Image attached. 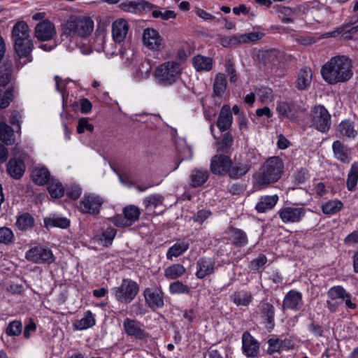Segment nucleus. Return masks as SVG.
I'll return each mask as SVG.
<instances>
[{"label":"nucleus","mask_w":358,"mask_h":358,"mask_svg":"<svg viewBox=\"0 0 358 358\" xmlns=\"http://www.w3.org/2000/svg\"><path fill=\"white\" fill-rule=\"evenodd\" d=\"M352 74V62L344 55L333 57L321 68L322 77L329 85L345 83Z\"/></svg>","instance_id":"f257e3e1"},{"label":"nucleus","mask_w":358,"mask_h":358,"mask_svg":"<svg viewBox=\"0 0 358 358\" xmlns=\"http://www.w3.org/2000/svg\"><path fill=\"white\" fill-rule=\"evenodd\" d=\"M283 162L278 157L268 158L261 167L259 172L253 178L255 185L259 188H264L270 184L277 182L283 171Z\"/></svg>","instance_id":"f03ea898"},{"label":"nucleus","mask_w":358,"mask_h":358,"mask_svg":"<svg viewBox=\"0 0 358 358\" xmlns=\"http://www.w3.org/2000/svg\"><path fill=\"white\" fill-rule=\"evenodd\" d=\"M63 35L73 38H86L94 29V22L87 16L71 15L62 25Z\"/></svg>","instance_id":"7ed1b4c3"},{"label":"nucleus","mask_w":358,"mask_h":358,"mask_svg":"<svg viewBox=\"0 0 358 358\" xmlns=\"http://www.w3.org/2000/svg\"><path fill=\"white\" fill-rule=\"evenodd\" d=\"M182 73V68L178 62H165L159 64L155 71V77L157 83L163 86H170L176 83Z\"/></svg>","instance_id":"20e7f679"},{"label":"nucleus","mask_w":358,"mask_h":358,"mask_svg":"<svg viewBox=\"0 0 358 358\" xmlns=\"http://www.w3.org/2000/svg\"><path fill=\"white\" fill-rule=\"evenodd\" d=\"M311 125L317 131L326 133L331 127V115L324 106L317 105L313 107L310 113Z\"/></svg>","instance_id":"39448f33"},{"label":"nucleus","mask_w":358,"mask_h":358,"mask_svg":"<svg viewBox=\"0 0 358 358\" xmlns=\"http://www.w3.org/2000/svg\"><path fill=\"white\" fill-rule=\"evenodd\" d=\"M115 299L124 303H130L138 292L137 283L130 279H124L121 285L112 289Z\"/></svg>","instance_id":"423d86ee"},{"label":"nucleus","mask_w":358,"mask_h":358,"mask_svg":"<svg viewBox=\"0 0 358 358\" xmlns=\"http://www.w3.org/2000/svg\"><path fill=\"white\" fill-rule=\"evenodd\" d=\"M123 213L124 215H117L109 220L118 227H130L138 220L141 211L138 207L131 205L124 208Z\"/></svg>","instance_id":"0eeeda50"},{"label":"nucleus","mask_w":358,"mask_h":358,"mask_svg":"<svg viewBox=\"0 0 358 358\" xmlns=\"http://www.w3.org/2000/svg\"><path fill=\"white\" fill-rule=\"evenodd\" d=\"M146 304L153 310L162 308L164 306V294L160 287H147L143 291Z\"/></svg>","instance_id":"6e6552de"},{"label":"nucleus","mask_w":358,"mask_h":358,"mask_svg":"<svg viewBox=\"0 0 358 358\" xmlns=\"http://www.w3.org/2000/svg\"><path fill=\"white\" fill-rule=\"evenodd\" d=\"M144 45L153 51H162L165 47L164 38L159 31L153 28H146L143 33Z\"/></svg>","instance_id":"1a4fd4ad"},{"label":"nucleus","mask_w":358,"mask_h":358,"mask_svg":"<svg viewBox=\"0 0 358 358\" xmlns=\"http://www.w3.org/2000/svg\"><path fill=\"white\" fill-rule=\"evenodd\" d=\"M26 259L35 264H50L54 262L53 254L49 248L36 246L26 253Z\"/></svg>","instance_id":"9d476101"},{"label":"nucleus","mask_w":358,"mask_h":358,"mask_svg":"<svg viewBox=\"0 0 358 358\" xmlns=\"http://www.w3.org/2000/svg\"><path fill=\"white\" fill-rule=\"evenodd\" d=\"M103 199L93 193L85 194L80 201L79 208L81 212L90 214H98Z\"/></svg>","instance_id":"9b49d317"},{"label":"nucleus","mask_w":358,"mask_h":358,"mask_svg":"<svg viewBox=\"0 0 358 358\" xmlns=\"http://www.w3.org/2000/svg\"><path fill=\"white\" fill-rule=\"evenodd\" d=\"M306 213V210L303 207L292 206L282 208L278 212L280 220L284 223L300 222L304 217Z\"/></svg>","instance_id":"f8f14e48"},{"label":"nucleus","mask_w":358,"mask_h":358,"mask_svg":"<svg viewBox=\"0 0 358 358\" xmlns=\"http://www.w3.org/2000/svg\"><path fill=\"white\" fill-rule=\"evenodd\" d=\"M242 350L249 358L257 357L259 353V343L248 332L245 331L241 338Z\"/></svg>","instance_id":"ddd939ff"},{"label":"nucleus","mask_w":358,"mask_h":358,"mask_svg":"<svg viewBox=\"0 0 358 358\" xmlns=\"http://www.w3.org/2000/svg\"><path fill=\"white\" fill-rule=\"evenodd\" d=\"M56 33L54 24L47 20L38 23L34 30L35 37L42 41L52 39L56 35Z\"/></svg>","instance_id":"4468645a"},{"label":"nucleus","mask_w":358,"mask_h":358,"mask_svg":"<svg viewBox=\"0 0 358 358\" xmlns=\"http://www.w3.org/2000/svg\"><path fill=\"white\" fill-rule=\"evenodd\" d=\"M123 327L126 334L138 340H145L148 337V334L142 328L141 323L135 320L126 318L123 322Z\"/></svg>","instance_id":"2eb2a0df"},{"label":"nucleus","mask_w":358,"mask_h":358,"mask_svg":"<svg viewBox=\"0 0 358 358\" xmlns=\"http://www.w3.org/2000/svg\"><path fill=\"white\" fill-rule=\"evenodd\" d=\"M231 159L224 155H215L210 162V170L216 175L227 174Z\"/></svg>","instance_id":"dca6fc26"},{"label":"nucleus","mask_w":358,"mask_h":358,"mask_svg":"<svg viewBox=\"0 0 358 358\" xmlns=\"http://www.w3.org/2000/svg\"><path fill=\"white\" fill-rule=\"evenodd\" d=\"M289 57L283 51L271 49L266 50L262 54V59L265 64H270L272 66H278L284 64Z\"/></svg>","instance_id":"f3484780"},{"label":"nucleus","mask_w":358,"mask_h":358,"mask_svg":"<svg viewBox=\"0 0 358 358\" xmlns=\"http://www.w3.org/2000/svg\"><path fill=\"white\" fill-rule=\"evenodd\" d=\"M300 107L294 102L280 101L277 104L276 110L280 117L296 120Z\"/></svg>","instance_id":"a211bd4d"},{"label":"nucleus","mask_w":358,"mask_h":358,"mask_svg":"<svg viewBox=\"0 0 358 358\" xmlns=\"http://www.w3.org/2000/svg\"><path fill=\"white\" fill-rule=\"evenodd\" d=\"M129 24L124 19H118L112 24V36L115 42L120 43L124 41L129 31Z\"/></svg>","instance_id":"6ab92c4d"},{"label":"nucleus","mask_w":358,"mask_h":358,"mask_svg":"<svg viewBox=\"0 0 358 358\" xmlns=\"http://www.w3.org/2000/svg\"><path fill=\"white\" fill-rule=\"evenodd\" d=\"M357 134L355 123L350 120L342 121L336 129V136L343 140L355 138Z\"/></svg>","instance_id":"aec40b11"},{"label":"nucleus","mask_w":358,"mask_h":358,"mask_svg":"<svg viewBox=\"0 0 358 358\" xmlns=\"http://www.w3.org/2000/svg\"><path fill=\"white\" fill-rule=\"evenodd\" d=\"M302 305V294L296 290L288 292L282 301V308L284 309L298 310Z\"/></svg>","instance_id":"412c9836"},{"label":"nucleus","mask_w":358,"mask_h":358,"mask_svg":"<svg viewBox=\"0 0 358 358\" xmlns=\"http://www.w3.org/2000/svg\"><path fill=\"white\" fill-rule=\"evenodd\" d=\"M215 262L210 258L199 259L196 263V275L199 279L211 275L215 271Z\"/></svg>","instance_id":"4be33fe9"},{"label":"nucleus","mask_w":358,"mask_h":358,"mask_svg":"<svg viewBox=\"0 0 358 358\" xmlns=\"http://www.w3.org/2000/svg\"><path fill=\"white\" fill-rule=\"evenodd\" d=\"M233 122V116L231 108L228 105H224L219 113L217 126L221 131L228 130Z\"/></svg>","instance_id":"5701e85b"},{"label":"nucleus","mask_w":358,"mask_h":358,"mask_svg":"<svg viewBox=\"0 0 358 358\" xmlns=\"http://www.w3.org/2000/svg\"><path fill=\"white\" fill-rule=\"evenodd\" d=\"M7 171L13 178L20 179L25 171V165L20 157L11 158L7 164Z\"/></svg>","instance_id":"b1692460"},{"label":"nucleus","mask_w":358,"mask_h":358,"mask_svg":"<svg viewBox=\"0 0 358 358\" xmlns=\"http://www.w3.org/2000/svg\"><path fill=\"white\" fill-rule=\"evenodd\" d=\"M124 10L131 13L149 12L154 8V5L144 0L128 1L122 4Z\"/></svg>","instance_id":"393cba45"},{"label":"nucleus","mask_w":358,"mask_h":358,"mask_svg":"<svg viewBox=\"0 0 358 358\" xmlns=\"http://www.w3.org/2000/svg\"><path fill=\"white\" fill-rule=\"evenodd\" d=\"M29 38H31V36L28 24L24 21H19L15 23L11 32V38L13 43Z\"/></svg>","instance_id":"a878e982"},{"label":"nucleus","mask_w":358,"mask_h":358,"mask_svg":"<svg viewBox=\"0 0 358 358\" xmlns=\"http://www.w3.org/2000/svg\"><path fill=\"white\" fill-rule=\"evenodd\" d=\"M250 168L251 166L248 162L233 163L231 160L227 174L231 178L238 179L245 176Z\"/></svg>","instance_id":"bb28decb"},{"label":"nucleus","mask_w":358,"mask_h":358,"mask_svg":"<svg viewBox=\"0 0 358 358\" xmlns=\"http://www.w3.org/2000/svg\"><path fill=\"white\" fill-rule=\"evenodd\" d=\"M332 150L334 157L343 163H349L350 161V150L347 145L339 141L333 143Z\"/></svg>","instance_id":"cd10ccee"},{"label":"nucleus","mask_w":358,"mask_h":358,"mask_svg":"<svg viewBox=\"0 0 358 358\" xmlns=\"http://www.w3.org/2000/svg\"><path fill=\"white\" fill-rule=\"evenodd\" d=\"M312 71L308 67L302 68L299 70L295 81L296 87L299 90H305L312 82Z\"/></svg>","instance_id":"c85d7f7f"},{"label":"nucleus","mask_w":358,"mask_h":358,"mask_svg":"<svg viewBox=\"0 0 358 358\" xmlns=\"http://www.w3.org/2000/svg\"><path fill=\"white\" fill-rule=\"evenodd\" d=\"M31 178L38 185H43L51 180L50 173L45 166L34 167L31 171Z\"/></svg>","instance_id":"c756f323"},{"label":"nucleus","mask_w":358,"mask_h":358,"mask_svg":"<svg viewBox=\"0 0 358 358\" xmlns=\"http://www.w3.org/2000/svg\"><path fill=\"white\" fill-rule=\"evenodd\" d=\"M192 64L198 72L209 71L213 67V59L209 57L197 55L193 57Z\"/></svg>","instance_id":"7c9ffc66"},{"label":"nucleus","mask_w":358,"mask_h":358,"mask_svg":"<svg viewBox=\"0 0 358 358\" xmlns=\"http://www.w3.org/2000/svg\"><path fill=\"white\" fill-rule=\"evenodd\" d=\"M230 236V240L234 245L236 247H243L248 243L246 234L241 229L235 227H230L228 229Z\"/></svg>","instance_id":"2f4dec72"},{"label":"nucleus","mask_w":358,"mask_h":358,"mask_svg":"<svg viewBox=\"0 0 358 358\" xmlns=\"http://www.w3.org/2000/svg\"><path fill=\"white\" fill-rule=\"evenodd\" d=\"M14 48L20 57L28 56L34 48V43L31 38L14 42Z\"/></svg>","instance_id":"473e14b6"},{"label":"nucleus","mask_w":358,"mask_h":358,"mask_svg":"<svg viewBox=\"0 0 358 358\" xmlns=\"http://www.w3.org/2000/svg\"><path fill=\"white\" fill-rule=\"evenodd\" d=\"M278 201V197L277 195L262 196L257 203L255 209L259 213H265L272 209L275 206Z\"/></svg>","instance_id":"72a5a7b5"},{"label":"nucleus","mask_w":358,"mask_h":358,"mask_svg":"<svg viewBox=\"0 0 358 358\" xmlns=\"http://www.w3.org/2000/svg\"><path fill=\"white\" fill-rule=\"evenodd\" d=\"M13 129L4 122H0V139L6 145L14 144L15 139Z\"/></svg>","instance_id":"f704fd0d"},{"label":"nucleus","mask_w":358,"mask_h":358,"mask_svg":"<svg viewBox=\"0 0 358 358\" xmlns=\"http://www.w3.org/2000/svg\"><path fill=\"white\" fill-rule=\"evenodd\" d=\"M189 244L186 241H181L175 243L166 252V258L172 260L173 257H178L182 255L189 248Z\"/></svg>","instance_id":"c9c22d12"},{"label":"nucleus","mask_w":358,"mask_h":358,"mask_svg":"<svg viewBox=\"0 0 358 358\" xmlns=\"http://www.w3.org/2000/svg\"><path fill=\"white\" fill-rule=\"evenodd\" d=\"M262 317L266 321L267 323V329H272L274 327V315L275 310L273 305L265 303L262 306Z\"/></svg>","instance_id":"e433bc0d"},{"label":"nucleus","mask_w":358,"mask_h":358,"mask_svg":"<svg viewBox=\"0 0 358 358\" xmlns=\"http://www.w3.org/2000/svg\"><path fill=\"white\" fill-rule=\"evenodd\" d=\"M185 272L186 269L182 264H176L164 270V276L168 279H176L183 275Z\"/></svg>","instance_id":"4c0bfd02"},{"label":"nucleus","mask_w":358,"mask_h":358,"mask_svg":"<svg viewBox=\"0 0 358 358\" xmlns=\"http://www.w3.org/2000/svg\"><path fill=\"white\" fill-rule=\"evenodd\" d=\"M192 185L194 187L203 185L208 178V172L205 169H194L190 176Z\"/></svg>","instance_id":"58836bf2"},{"label":"nucleus","mask_w":358,"mask_h":358,"mask_svg":"<svg viewBox=\"0 0 358 358\" xmlns=\"http://www.w3.org/2000/svg\"><path fill=\"white\" fill-rule=\"evenodd\" d=\"M16 225L21 231L28 230L34 227V219L30 214L23 213L17 217Z\"/></svg>","instance_id":"ea45409f"},{"label":"nucleus","mask_w":358,"mask_h":358,"mask_svg":"<svg viewBox=\"0 0 358 358\" xmlns=\"http://www.w3.org/2000/svg\"><path fill=\"white\" fill-rule=\"evenodd\" d=\"M358 180V162H354L348 175L347 187L349 191H354Z\"/></svg>","instance_id":"a19ab883"},{"label":"nucleus","mask_w":358,"mask_h":358,"mask_svg":"<svg viewBox=\"0 0 358 358\" xmlns=\"http://www.w3.org/2000/svg\"><path fill=\"white\" fill-rule=\"evenodd\" d=\"M95 324V320L91 311L88 310L85 313L84 317L75 322L76 329L83 330L93 327Z\"/></svg>","instance_id":"79ce46f5"},{"label":"nucleus","mask_w":358,"mask_h":358,"mask_svg":"<svg viewBox=\"0 0 358 358\" xmlns=\"http://www.w3.org/2000/svg\"><path fill=\"white\" fill-rule=\"evenodd\" d=\"M50 196L53 198H60L64 194L62 184L56 179L51 178L48 187Z\"/></svg>","instance_id":"37998d69"},{"label":"nucleus","mask_w":358,"mask_h":358,"mask_svg":"<svg viewBox=\"0 0 358 358\" xmlns=\"http://www.w3.org/2000/svg\"><path fill=\"white\" fill-rule=\"evenodd\" d=\"M226 87L227 81L225 76L222 73H218L215 78L213 84L214 94L218 96H222L225 91Z\"/></svg>","instance_id":"c03bdc74"},{"label":"nucleus","mask_w":358,"mask_h":358,"mask_svg":"<svg viewBox=\"0 0 358 358\" xmlns=\"http://www.w3.org/2000/svg\"><path fill=\"white\" fill-rule=\"evenodd\" d=\"M252 299V294L246 291L238 292L233 295V301L237 306H247L251 302Z\"/></svg>","instance_id":"a18cd8bd"},{"label":"nucleus","mask_w":358,"mask_h":358,"mask_svg":"<svg viewBox=\"0 0 358 358\" xmlns=\"http://www.w3.org/2000/svg\"><path fill=\"white\" fill-rule=\"evenodd\" d=\"M343 203L338 200L329 201L322 206V212L327 215L335 214L340 211Z\"/></svg>","instance_id":"49530a36"},{"label":"nucleus","mask_w":358,"mask_h":358,"mask_svg":"<svg viewBox=\"0 0 358 358\" xmlns=\"http://www.w3.org/2000/svg\"><path fill=\"white\" fill-rule=\"evenodd\" d=\"M263 34L259 32H250L248 34L235 35L236 43L241 44L250 41H256L262 38Z\"/></svg>","instance_id":"de8ad7c7"},{"label":"nucleus","mask_w":358,"mask_h":358,"mask_svg":"<svg viewBox=\"0 0 358 358\" xmlns=\"http://www.w3.org/2000/svg\"><path fill=\"white\" fill-rule=\"evenodd\" d=\"M348 292L340 285L331 287L327 292L328 298L332 301L343 299Z\"/></svg>","instance_id":"09e8293b"},{"label":"nucleus","mask_w":358,"mask_h":358,"mask_svg":"<svg viewBox=\"0 0 358 358\" xmlns=\"http://www.w3.org/2000/svg\"><path fill=\"white\" fill-rule=\"evenodd\" d=\"M169 292L172 294H189L190 289L182 282L176 281L171 282L169 285Z\"/></svg>","instance_id":"8fccbe9b"},{"label":"nucleus","mask_w":358,"mask_h":358,"mask_svg":"<svg viewBox=\"0 0 358 358\" xmlns=\"http://www.w3.org/2000/svg\"><path fill=\"white\" fill-rule=\"evenodd\" d=\"M152 15L155 18L160 17L163 20H168L169 19H174L176 17V14L173 10H159L157 6H154V8L151 10Z\"/></svg>","instance_id":"3c124183"},{"label":"nucleus","mask_w":358,"mask_h":358,"mask_svg":"<svg viewBox=\"0 0 358 358\" xmlns=\"http://www.w3.org/2000/svg\"><path fill=\"white\" fill-rule=\"evenodd\" d=\"M22 331V325L20 321L13 320L10 322L6 329V334L9 336H17Z\"/></svg>","instance_id":"603ef678"},{"label":"nucleus","mask_w":358,"mask_h":358,"mask_svg":"<svg viewBox=\"0 0 358 358\" xmlns=\"http://www.w3.org/2000/svg\"><path fill=\"white\" fill-rule=\"evenodd\" d=\"M164 201V197L160 194H153L148 197H145L143 200V204L146 208H157L159 206L162 205Z\"/></svg>","instance_id":"864d4df0"},{"label":"nucleus","mask_w":358,"mask_h":358,"mask_svg":"<svg viewBox=\"0 0 358 358\" xmlns=\"http://www.w3.org/2000/svg\"><path fill=\"white\" fill-rule=\"evenodd\" d=\"M256 93L262 103L271 102L273 99V91L268 87H261L257 90Z\"/></svg>","instance_id":"5fc2aeb1"},{"label":"nucleus","mask_w":358,"mask_h":358,"mask_svg":"<svg viewBox=\"0 0 358 358\" xmlns=\"http://www.w3.org/2000/svg\"><path fill=\"white\" fill-rule=\"evenodd\" d=\"M45 222L47 227H57L60 228H66L70 224L69 220L64 217H52L46 220Z\"/></svg>","instance_id":"6e6d98bb"},{"label":"nucleus","mask_w":358,"mask_h":358,"mask_svg":"<svg viewBox=\"0 0 358 358\" xmlns=\"http://www.w3.org/2000/svg\"><path fill=\"white\" fill-rule=\"evenodd\" d=\"M14 241V234L8 227L0 228V243L5 245L10 244Z\"/></svg>","instance_id":"4d7b16f0"},{"label":"nucleus","mask_w":358,"mask_h":358,"mask_svg":"<svg viewBox=\"0 0 358 358\" xmlns=\"http://www.w3.org/2000/svg\"><path fill=\"white\" fill-rule=\"evenodd\" d=\"M267 262V258L264 255H259L256 259L250 262L249 268L251 271H257Z\"/></svg>","instance_id":"13d9d810"},{"label":"nucleus","mask_w":358,"mask_h":358,"mask_svg":"<svg viewBox=\"0 0 358 358\" xmlns=\"http://www.w3.org/2000/svg\"><path fill=\"white\" fill-rule=\"evenodd\" d=\"M268 352L273 354L276 352H279L281 350L282 341L279 338H270L268 341Z\"/></svg>","instance_id":"bf43d9fd"},{"label":"nucleus","mask_w":358,"mask_h":358,"mask_svg":"<svg viewBox=\"0 0 358 358\" xmlns=\"http://www.w3.org/2000/svg\"><path fill=\"white\" fill-rule=\"evenodd\" d=\"M94 129V127L92 124H90L87 119L83 117L79 120L78 126H77V131L79 134H83L85 131H89L92 132Z\"/></svg>","instance_id":"052dcab7"},{"label":"nucleus","mask_w":358,"mask_h":358,"mask_svg":"<svg viewBox=\"0 0 358 358\" xmlns=\"http://www.w3.org/2000/svg\"><path fill=\"white\" fill-rule=\"evenodd\" d=\"M116 229L109 227L102 233V237L105 241V245L108 246L112 244L113 240L116 235Z\"/></svg>","instance_id":"680f3d73"},{"label":"nucleus","mask_w":358,"mask_h":358,"mask_svg":"<svg viewBox=\"0 0 358 358\" xmlns=\"http://www.w3.org/2000/svg\"><path fill=\"white\" fill-rule=\"evenodd\" d=\"M13 99L11 90H6L3 94H0V108H5L8 106Z\"/></svg>","instance_id":"e2e57ef3"},{"label":"nucleus","mask_w":358,"mask_h":358,"mask_svg":"<svg viewBox=\"0 0 358 358\" xmlns=\"http://www.w3.org/2000/svg\"><path fill=\"white\" fill-rule=\"evenodd\" d=\"M10 122L13 125L17 126L16 132L20 133L21 130L22 115L18 111L14 110L11 113Z\"/></svg>","instance_id":"0e129e2a"},{"label":"nucleus","mask_w":358,"mask_h":358,"mask_svg":"<svg viewBox=\"0 0 358 358\" xmlns=\"http://www.w3.org/2000/svg\"><path fill=\"white\" fill-rule=\"evenodd\" d=\"M294 177L295 182L298 184L304 183L309 178L308 171L306 169H301L294 173Z\"/></svg>","instance_id":"69168bd1"},{"label":"nucleus","mask_w":358,"mask_h":358,"mask_svg":"<svg viewBox=\"0 0 358 358\" xmlns=\"http://www.w3.org/2000/svg\"><path fill=\"white\" fill-rule=\"evenodd\" d=\"M80 194L81 188L78 185H71L66 189V195L72 199H77Z\"/></svg>","instance_id":"338daca9"},{"label":"nucleus","mask_w":358,"mask_h":358,"mask_svg":"<svg viewBox=\"0 0 358 358\" xmlns=\"http://www.w3.org/2000/svg\"><path fill=\"white\" fill-rule=\"evenodd\" d=\"M344 243L347 245L358 244V230L348 234L344 239Z\"/></svg>","instance_id":"774afa93"}]
</instances>
